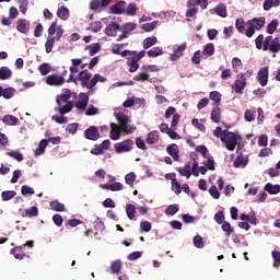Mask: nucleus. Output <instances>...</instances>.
<instances>
[{"instance_id":"f257e3e1","label":"nucleus","mask_w":280,"mask_h":280,"mask_svg":"<svg viewBox=\"0 0 280 280\" xmlns=\"http://www.w3.org/2000/svg\"><path fill=\"white\" fill-rule=\"evenodd\" d=\"M256 49H262V51H271V54H279L280 51V38L268 35L264 39V34H260L255 39Z\"/></svg>"},{"instance_id":"f03ea898","label":"nucleus","mask_w":280,"mask_h":280,"mask_svg":"<svg viewBox=\"0 0 280 280\" xmlns=\"http://www.w3.org/2000/svg\"><path fill=\"white\" fill-rule=\"evenodd\" d=\"M253 75V71L248 70L246 72H241L237 74V79L235 80L234 84L232 85V90L237 93L238 95H242L244 93V90L246 89V80L247 78H250Z\"/></svg>"},{"instance_id":"7ed1b4c3","label":"nucleus","mask_w":280,"mask_h":280,"mask_svg":"<svg viewBox=\"0 0 280 280\" xmlns=\"http://www.w3.org/2000/svg\"><path fill=\"white\" fill-rule=\"evenodd\" d=\"M266 25V18H254L247 21V30L245 36L253 38L255 36V30L259 31Z\"/></svg>"},{"instance_id":"20e7f679","label":"nucleus","mask_w":280,"mask_h":280,"mask_svg":"<svg viewBox=\"0 0 280 280\" xmlns=\"http://www.w3.org/2000/svg\"><path fill=\"white\" fill-rule=\"evenodd\" d=\"M242 137L235 135L233 131H223V137H221L222 143H225L226 150H230V152H233L235 148L237 147V141H240Z\"/></svg>"},{"instance_id":"39448f33","label":"nucleus","mask_w":280,"mask_h":280,"mask_svg":"<svg viewBox=\"0 0 280 280\" xmlns=\"http://www.w3.org/2000/svg\"><path fill=\"white\" fill-rule=\"evenodd\" d=\"M116 119L119 124L120 130H122L125 135H132V132L137 130V127L135 125H128L130 124V118H128V116L124 113L116 114Z\"/></svg>"},{"instance_id":"423d86ee","label":"nucleus","mask_w":280,"mask_h":280,"mask_svg":"<svg viewBox=\"0 0 280 280\" xmlns=\"http://www.w3.org/2000/svg\"><path fill=\"white\" fill-rule=\"evenodd\" d=\"M133 145H135V141H132L131 139H127L120 143L115 144V149L118 154H121L124 152H130Z\"/></svg>"},{"instance_id":"0eeeda50","label":"nucleus","mask_w":280,"mask_h":280,"mask_svg":"<svg viewBox=\"0 0 280 280\" xmlns=\"http://www.w3.org/2000/svg\"><path fill=\"white\" fill-rule=\"evenodd\" d=\"M92 75L93 74H91L89 70H82L81 72H79V80L81 82V86L90 90L93 89V86H91Z\"/></svg>"},{"instance_id":"6e6552de","label":"nucleus","mask_w":280,"mask_h":280,"mask_svg":"<svg viewBox=\"0 0 280 280\" xmlns=\"http://www.w3.org/2000/svg\"><path fill=\"white\" fill-rule=\"evenodd\" d=\"M48 86H62L65 84V77L60 74H50L46 78Z\"/></svg>"},{"instance_id":"1a4fd4ad","label":"nucleus","mask_w":280,"mask_h":280,"mask_svg":"<svg viewBox=\"0 0 280 280\" xmlns=\"http://www.w3.org/2000/svg\"><path fill=\"white\" fill-rule=\"evenodd\" d=\"M185 49H187V43L186 42H184L183 44H180L179 46H177L174 49L173 54H171V56H170V60L172 62H176V60H178L179 58H183Z\"/></svg>"},{"instance_id":"9d476101","label":"nucleus","mask_w":280,"mask_h":280,"mask_svg":"<svg viewBox=\"0 0 280 280\" xmlns=\"http://www.w3.org/2000/svg\"><path fill=\"white\" fill-rule=\"evenodd\" d=\"M31 26V22L26 19H19L16 21V30L20 34H30Z\"/></svg>"},{"instance_id":"9b49d317","label":"nucleus","mask_w":280,"mask_h":280,"mask_svg":"<svg viewBox=\"0 0 280 280\" xmlns=\"http://www.w3.org/2000/svg\"><path fill=\"white\" fill-rule=\"evenodd\" d=\"M84 137L89 141H97L100 139V129L95 126H90L85 131H84Z\"/></svg>"},{"instance_id":"f8f14e48","label":"nucleus","mask_w":280,"mask_h":280,"mask_svg":"<svg viewBox=\"0 0 280 280\" xmlns=\"http://www.w3.org/2000/svg\"><path fill=\"white\" fill-rule=\"evenodd\" d=\"M166 152L172 156L173 160L179 161L180 160V150H178V144L172 143L166 147Z\"/></svg>"},{"instance_id":"ddd939ff","label":"nucleus","mask_w":280,"mask_h":280,"mask_svg":"<svg viewBox=\"0 0 280 280\" xmlns=\"http://www.w3.org/2000/svg\"><path fill=\"white\" fill-rule=\"evenodd\" d=\"M100 188L107 191H121V189H124V184L119 182H114L113 184H100Z\"/></svg>"},{"instance_id":"4468645a","label":"nucleus","mask_w":280,"mask_h":280,"mask_svg":"<svg viewBox=\"0 0 280 280\" xmlns=\"http://www.w3.org/2000/svg\"><path fill=\"white\" fill-rule=\"evenodd\" d=\"M257 79L260 86H266V84H268V67L260 68L257 74Z\"/></svg>"},{"instance_id":"2eb2a0df","label":"nucleus","mask_w":280,"mask_h":280,"mask_svg":"<svg viewBox=\"0 0 280 280\" xmlns=\"http://www.w3.org/2000/svg\"><path fill=\"white\" fill-rule=\"evenodd\" d=\"M121 30V26L117 24L116 22H112L109 25L105 28V34L107 36H117V32Z\"/></svg>"},{"instance_id":"dca6fc26","label":"nucleus","mask_w":280,"mask_h":280,"mask_svg":"<svg viewBox=\"0 0 280 280\" xmlns=\"http://www.w3.org/2000/svg\"><path fill=\"white\" fill-rule=\"evenodd\" d=\"M125 10H126V1L124 0H120L119 2L110 7L112 14H124Z\"/></svg>"},{"instance_id":"f3484780","label":"nucleus","mask_w":280,"mask_h":280,"mask_svg":"<svg viewBox=\"0 0 280 280\" xmlns=\"http://www.w3.org/2000/svg\"><path fill=\"white\" fill-rule=\"evenodd\" d=\"M235 27L238 32V34H245L246 35V27H248V22L244 21V19L240 18L235 21Z\"/></svg>"},{"instance_id":"a211bd4d","label":"nucleus","mask_w":280,"mask_h":280,"mask_svg":"<svg viewBox=\"0 0 280 280\" xmlns=\"http://www.w3.org/2000/svg\"><path fill=\"white\" fill-rule=\"evenodd\" d=\"M264 189L267 191V194H270V196H277V194H280V185L279 184L272 185L270 183H267L265 185Z\"/></svg>"},{"instance_id":"6ab92c4d","label":"nucleus","mask_w":280,"mask_h":280,"mask_svg":"<svg viewBox=\"0 0 280 280\" xmlns=\"http://www.w3.org/2000/svg\"><path fill=\"white\" fill-rule=\"evenodd\" d=\"M127 66L129 67V73H135L139 69V60L135 57H128Z\"/></svg>"},{"instance_id":"aec40b11","label":"nucleus","mask_w":280,"mask_h":280,"mask_svg":"<svg viewBox=\"0 0 280 280\" xmlns=\"http://www.w3.org/2000/svg\"><path fill=\"white\" fill-rule=\"evenodd\" d=\"M120 135H121V131L119 130V126L115 122H112L110 124V135H109L110 139L113 141H117V139H119Z\"/></svg>"},{"instance_id":"412c9836","label":"nucleus","mask_w":280,"mask_h":280,"mask_svg":"<svg viewBox=\"0 0 280 280\" xmlns=\"http://www.w3.org/2000/svg\"><path fill=\"white\" fill-rule=\"evenodd\" d=\"M86 106H89V96L86 94H82L81 98L77 102L75 107L79 110H86Z\"/></svg>"},{"instance_id":"4be33fe9","label":"nucleus","mask_w":280,"mask_h":280,"mask_svg":"<svg viewBox=\"0 0 280 280\" xmlns=\"http://www.w3.org/2000/svg\"><path fill=\"white\" fill-rule=\"evenodd\" d=\"M171 176H173L171 178V180H172V191H174L176 194V196H178L183 188L180 186V183H178V180H176V173H172Z\"/></svg>"},{"instance_id":"5701e85b","label":"nucleus","mask_w":280,"mask_h":280,"mask_svg":"<svg viewBox=\"0 0 280 280\" xmlns=\"http://www.w3.org/2000/svg\"><path fill=\"white\" fill-rule=\"evenodd\" d=\"M145 141L147 143H149V145H154V143H159V131H150Z\"/></svg>"},{"instance_id":"b1692460","label":"nucleus","mask_w":280,"mask_h":280,"mask_svg":"<svg viewBox=\"0 0 280 280\" xmlns=\"http://www.w3.org/2000/svg\"><path fill=\"white\" fill-rule=\"evenodd\" d=\"M210 100L213 102L212 106H220V102H222V94L218 91H212L209 94Z\"/></svg>"},{"instance_id":"393cba45","label":"nucleus","mask_w":280,"mask_h":280,"mask_svg":"<svg viewBox=\"0 0 280 280\" xmlns=\"http://www.w3.org/2000/svg\"><path fill=\"white\" fill-rule=\"evenodd\" d=\"M248 165V159H244V154H238L234 161V167L240 168V167H245Z\"/></svg>"},{"instance_id":"a878e982","label":"nucleus","mask_w":280,"mask_h":280,"mask_svg":"<svg viewBox=\"0 0 280 280\" xmlns=\"http://www.w3.org/2000/svg\"><path fill=\"white\" fill-rule=\"evenodd\" d=\"M149 58H159V56H163V47H153L147 51Z\"/></svg>"},{"instance_id":"bb28decb","label":"nucleus","mask_w":280,"mask_h":280,"mask_svg":"<svg viewBox=\"0 0 280 280\" xmlns=\"http://www.w3.org/2000/svg\"><path fill=\"white\" fill-rule=\"evenodd\" d=\"M2 121L5 124V126H16L19 124V119L13 115H5L2 118Z\"/></svg>"},{"instance_id":"cd10ccee","label":"nucleus","mask_w":280,"mask_h":280,"mask_svg":"<svg viewBox=\"0 0 280 280\" xmlns=\"http://www.w3.org/2000/svg\"><path fill=\"white\" fill-rule=\"evenodd\" d=\"M156 43H159V39L156 38V36L147 37L143 40V49H150V47H154Z\"/></svg>"},{"instance_id":"c85d7f7f","label":"nucleus","mask_w":280,"mask_h":280,"mask_svg":"<svg viewBox=\"0 0 280 280\" xmlns=\"http://www.w3.org/2000/svg\"><path fill=\"white\" fill-rule=\"evenodd\" d=\"M126 214L127 218L130 220H135V215H137V208L132 203H127L126 205Z\"/></svg>"},{"instance_id":"c756f323","label":"nucleus","mask_w":280,"mask_h":280,"mask_svg":"<svg viewBox=\"0 0 280 280\" xmlns=\"http://www.w3.org/2000/svg\"><path fill=\"white\" fill-rule=\"evenodd\" d=\"M57 110L60 113V115H67V113H71V110H73V103L68 102L65 106L58 105Z\"/></svg>"},{"instance_id":"7c9ffc66","label":"nucleus","mask_w":280,"mask_h":280,"mask_svg":"<svg viewBox=\"0 0 280 280\" xmlns=\"http://www.w3.org/2000/svg\"><path fill=\"white\" fill-rule=\"evenodd\" d=\"M57 16L61 19V21H67L69 19V9L65 5L59 8L57 10Z\"/></svg>"},{"instance_id":"2f4dec72","label":"nucleus","mask_w":280,"mask_h":280,"mask_svg":"<svg viewBox=\"0 0 280 280\" xmlns=\"http://www.w3.org/2000/svg\"><path fill=\"white\" fill-rule=\"evenodd\" d=\"M203 56H213L215 54V45L213 43H208L203 46Z\"/></svg>"},{"instance_id":"473e14b6","label":"nucleus","mask_w":280,"mask_h":280,"mask_svg":"<svg viewBox=\"0 0 280 280\" xmlns=\"http://www.w3.org/2000/svg\"><path fill=\"white\" fill-rule=\"evenodd\" d=\"M38 215V207L33 206L24 211L23 218H36Z\"/></svg>"},{"instance_id":"72a5a7b5","label":"nucleus","mask_w":280,"mask_h":280,"mask_svg":"<svg viewBox=\"0 0 280 280\" xmlns=\"http://www.w3.org/2000/svg\"><path fill=\"white\" fill-rule=\"evenodd\" d=\"M12 78V70L8 67L0 68V80H10Z\"/></svg>"},{"instance_id":"f704fd0d","label":"nucleus","mask_w":280,"mask_h":280,"mask_svg":"<svg viewBox=\"0 0 280 280\" xmlns=\"http://www.w3.org/2000/svg\"><path fill=\"white\" fill-rule=\"evenodd\" d=\"M220 119H221V109H220V107L212 108V110H211V120L214 124H220Z\"/></svg>"},{"instance_id":"c9c22d12","label":"nucleus","mask_w":280,"mask_h":280,"mask_svg":"<svg viewBox=\"0 0 280 280\" xmlns=\"http://www.w3.org/2000/svg\"><path fill=\"white\" fill-rule=\"evenodd\" d=\"M137 12H139V7L136 3H129L126 10V14L128 16H137Z\"/></svg>"},{"instance_id":"e433bc0d","label":"nucleus","mask_w":280,"mask_h":280,"mask_svg":"<svg viewBox=\"0 0 280 280\" xmlns=\"http://www.w3.org/2000/svg\"><path fill=\"white\" fill-rule=\"evenodd\" d=\"M54 45H56V38L47 37L45 43L46 54H51V51L54 50Z\"/></svg>"},{"instance_id":"4c0bfd02","label":"nucleus","mask_w":280,"mask_h":280,"mask_svg":"<svg viewBox=\"0 0 280 280\" xmlns=\"http://www.w3.org/2000/svg\"><path fill=\"white\" fill-rule=\"evenodd\" d=\"M133 80L136 82H150V74L148 72H139L137 75H135Z\"/></svg>"},{"instance_id":"58836bf2","label":"nucleus","mask_w":280,"mask_h":280,"mask_svg":"<svg viewBox=\"0 0 280 280\" xmlns=\"http://www.w3.org/2000/svg\"><path fill=\"white\" fill-rule=\"evenodd\" d=\"M156 25H159V21L144 23L142 24L141 30H143L144 32H154V30H156Z\"/></svg>"},{"instance_id":"ea45409f","label":"nucleus","mask_w":280,"mask_h":280,"mask_svg":"<svg viewBox=\"0 0 280 280\" xmlns=\"http://www.w3.org/2000/svg\"><path fill=\"white\" fill-rule=\"evenodd\" d=\"M206 159L207 161L203 163V165H206V167L210 170V172L215 171V160H213V156H211V154H208Z\"/></svg>"},{"instance_id":"a19ab883","label":"nucleus","mask_w":280,"mask_h":280,"mask_svg":"<svg viewBox=\"0 0 280 280\" xmlns=\"http://www.w3.org/2000/svg\"><path fill=\"white\" fill-rule=\"evenodd\" d=\"M50 209H52V211L62 212L65 211V206L60 201L54 200L50 201Z\"/></svg>"},{"instance_id":"79ce46f5","label":"nucleus","mask_w":280,"mask_h":280,"mask_svg":"<svg viewBox=\"0 0 280 280\" xmlns=\"http://www.w3.org/2000/svg\"><path fill=\"white\" fill-rule=\"evenodd\" d=\"M215 12H217L218 16H221V19H226V16H228V13H226V4H224V3L219 4V5L215 8Z\"/></svg>"},{"instance_id":"37998d69","label":"nucleus","mask_w":280,"mask_h":280,"mask_svg":"<svg viewBox=\"0 0 280 280\" xmlns=\"http://www.w3.org/2000/svg\"><path fill=\"white\" fill-rule=\"evenodd\" d=\"M279 27V20L273 19L268 25H267V34H272L273 32H277V28Z\"/></svg>"},{"instance_id":"c03bdc74","label":"nucleus","mask_w":280,"mask_h":280,"mask_svg":"<svg viewBox=\"0 0 280 280\" xmlns=\"http://www.w3.org/2000/svg\"><path fill=\"white\" fill-rule=\"evenodd\" d=\"M135 180H137V174H135L133 172L125 176V183L130 187H135Z\"/></svg>"},{"instance_id":"a18cd8bd","label":"nucleus","mask_w":280,"mask_h":280,"mask_svg":"<svg viewBox=\"0 0 280 280\" xmlns=\"http://www.w3.org/2000/svg\"><path fill=\"white\" fill-rule=\"evenodd\" d=\"M14 196H16V191H14V190H5V191H2V194H1V198H2L3 202H8V200H12V198H14Z\"/></svg>"},{"instance_id":"49530a36","label":"nucleus","mask_w":280,"mask_h":280,"mask_svg":"<svg viewBox=\"0 0 280 280\" xmlns=\"http://www.w3.org/2000/svg\"><path fill=\"white\" fill-rule=\"evenodd\" d=\"M110 270L113 275H119L121 272V260H115L110 265Z\"/></svg>"},{"instance_id":"de8ad7c7","label":"nucleus","mask_w":280,"mask_h":280,"mask_svg":"<svg viewBox=\"0 0 280 280\" xmlns=\"http://www.w3.org/2000/svg\"><path fill=\"white\" fill-rule=\"evenodd\" d=\"M38 71L40 75H47L48 73H51V66L49 63H42L38 67Z\"/></svg>"},{"instance_id":"09e8293b","label":"nucleus","mask_w":280,"mask_h":280,"mask_svg":"<svg viewBox=\"0 0 280 280\" xmlns=\"http://www.w3.org/2000/svg\"><path fill=\"white\" fill-rule=\"evenodd\" d=\"M15 93L16 90H14L13 88H7L3 90L2 97H4V100H12Z\"/></svg>"},{"instance_id":"8fccbe9b","label":"nucleus","mask_w":280,"mask_h":280,"mask_svg":"<svg viewBox=\"0 0 280 280\" xmlns=\"http://www.w3.org/2000/svg\"><path fill=\"white\" fill-rule=\"evenodd\" d=\"M7 156H11L12 159H15V161H18L19 163H21V161L25 159L23 156V153H21L20 151H10L7 153Z\"/></svg>"},{"instance_id":"3c124183","label":"nucleus","mask_w":280,"mask_h":280,"mask_svg":"<svg viewBox=\"0 0 280 280\" xmlns=\"http://www.w3.org/2000/svg\"><path fill=\"white\" fill-rule=\"evenodd\" d=\"M222 231H224L226 237H231V235H233V232H234V230L231 226V223H229L228 221L223 222Z\"/></svg>"},{"instance_id":"603ef678","label":"nucleus","mask_w":280,"mask_h":280,"mask_svg":"<svg viewBox=\"0 0 280 280\" xmlns=\"http://www.w3.org/2000/svg\"><path fill=\"white\" fill-rule=\"evenodd\" d=\"M142 71H144V73H156L160 71V69H159V66L145 65V66H142Z\"/></svg>"},{"instance_id":"864d4df0","label":"nucleus","mask_w":280,"mask_h":280,"mask_svg":"<svg viewBox=\"0 0 280 280\" xmlns=\"http://www.w3.org/2000/svg\"><path fill=\"white\" fill-rule=\"evenodd\" d=\"M85 49L90 50V56H95V54H98V51L102 49V46L100 44H92L90 46H86Z\"/></svg>"},{"instance_id":"5fc2aeb1","label":"nucleus","mask_w":280,"mask_h":280,"mask_svg":"<svg viewBox=\"0 0 280 280\" xmlns=\"http://www.w3.org/2000/svg\"><path fill=\"white\" fill-rule=\"evenodd\" d=\"M97 82H106V77H102L100 73L94 74L91 79L92 89L97 84Z\"/></svg>"},{"instance_id":"6e6d98bb","label":"nucleus","mask_w":280,"mask_h":280,"mask_svg":"<svg viewBox=\"0 0 280 280\" xmlns=\"http://www.w3.org/2000/svg\"><path fill=\"white\" fill-rule=\"evenodd\" d=\"M79 224H82V221L80 219H70V220L66 221L65 226L67 229H69V226L71 229H75V226H79Z\"/></svg>"},{"instance_id":"4d7b16f0","label":"nucleus","mask_w":280,"mask_h":280,"mask_svg":"<svg viewBox=\"0 0 280 280\" xmlns=\"http://www.w3.org/2000/svg\"><path fill=\"white\" fill-rule=\"evenodd\" d=\"M178 205H171L165 209V214L166 215H176L178 213Z\"/></svg>"},{"instance_id":"13d9d810","label":"nucleus","mask_w":280,"mask_h":280,"mask_svg":"<svg viewBox=\"0 0 280 280\" xmlns=\"http://www.w3.org/2000/svg\"><path fill=\"white\" fill-rule=\"evenodd\" d=\"M232 68H233V71L235 73H237V71H240V69H242V59L234 57L232 59Z\"/></svg>"},{"instance_id":"bf43d9fd","label":"nucleus","mask_w":280,"mask_h":280,"mask_svg":"<svg viewBox=\"0 0 280 280\" xmlns=\"http://www.w3.org/2000/svg\"><path fill=\"white\" fill-rule=\"evenodd\" d=\"M120 30H125L127 33L130 34V32H133V30H137V23L135 22H128L120 26Z\"/></svg>"},{"instance_id":"052dcab7","label":"nucleus","mask_w":280,"mask_h":280,"mask_svg":"<svg viewBox=\"0 0 280 280\" xmlns=\"http://www.w3.org/2000/svg\"><path fill=\"white\" fill-rule=\"evenodd\" d=\"M271 257L273 259V268H280V252L273 250Z\"/></svg>"},{"instance_id":"680f3d73","label":"nucleus","mask_w":280,"mask_h":280,"mask_svg":"<svg viewBox=\"0 0 280 280\" xmlns=\"http://www.w3.org/2000/svg\"><path fill=\"white\" fill-rule=\"evenodd\" d=\"M192 242L196 248H205V242L202 241V236L196 235Z\"/></svg>"},{"instance_id":"e2e57ef3","label":"nucleus","mask_w":280,"mask_h":280,"mask_svg":"<svg viewBox=\"0 0 280 280\" xmlns=\"http://www.w3.org/2000/svg\"><path fill=\"white\" fill-rule=\"evenodd\" d=\"M94 229L95 231H104V229H106V226L104 225L102 219H100V217H97L94 221Z\"/></svg>"},{"instance_id":"0e129e2a","label":"nucleus","mask_w":280,"mask_h":280,"mask_svg":"<svg viewBox=\"0 0 280 280\" xmlns=\"http://www.w3.org/2000/svg\"><path fill=\"white\" fill-rule=\"evenodd\" d=\"M21 194H22V196H27L28 194L31 196H34L35 191H34V188H32V187H30L27 185H24L21 188Z\"/></svg>"},{"instance_id":"69168bd1","label":"nucleus","mask_w":280,"mask_h":280,"mask_svg":"<svg viewBox=\"0 0 280 280\" xmlns=\"http://www.w3.org/2000/svg\"><path fill=\"white\" fill-rule=\"evenodd\" d=\"M191 125L197 128V130H200V132H205V130H207V127H205V125L200 124L198 121V118H194L191 120Z\"/></svg>"},{"instance_id":"338daca9","label":"nucleus","mask_w":280,"mask_h":280,"mask_svg":"<svg viewBox=\"0 0 280 280\" xmlns=\"http://www.w3.org/2000/svg\"><path fill=\"white\" fill-rule=\"evenodd\" d=\"M56 102L58 106H62V104L69 103V98L67 97V95L60 94L59 96H57Z\"/></svg>"},{"instance_id":"774afa93","label":"nucleus","mask_w":280,"mask_h":280,"mask_svg":"<svg viewBox=\"0 0 280 280\" xmlns=\"http://www.w3.org/2000/svg\"><path fill=\"white\" fill-rule=\"evenodd\" d=\"M90 30H92V32H94L95 34H97V32H100V30H102V23L100 21L96 22H92L90 24Z\"/></svg>"}]
</instances>
